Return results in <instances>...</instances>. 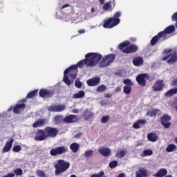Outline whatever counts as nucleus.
<instances>
[{
    "label": "nucleus",
    "mask_w": 177,
    "mask_h": 177,
    "mask_svg": "<svg viewBox=\"0 0 177 177\" xmlns=\"http://www.w3.org/2000/svg\"><path fill=\"white\" fill-rule=\"evenodd\" d=\"M84 64H85V59L84 61H80L77 65H72L64 71V82H65L68 86H70V85L74 82V80L77 78V68H78V67H84Z\"/></svg>",
    "instance_id": "1"
},
{
    "label": "nucleus",
    "mask_w": 177,
    "mask_h": 177,
    "mask_svg": "<svg viewBox=\"0 0 177 177\" xmlns=\"http://www.w3.org/2000/svg\"><path fill=\"white\" fill-rule=\"evenodd\" d=\"M175 32V26H168L158 34V35L154 36L151 40V45L154 46L156 44L158 41L159 39H162V41H165V39H168V37H167V34H172V32Z\"/></svg>",
    "instance_id": "2"
},
{
    "label": "nucleus",
    "mask_w": 177,
    "mask_h": 177,
    "mask_svg": "<svg viewBox=\"0 0 177 177\" xmlns=\"http://www.w3.org/2000/svg\"><path fill=\"white\" fill-rule=\"evenodd\" d=\"M102 57L103 56L97 53H90L86 55L84 62L87 67H95Z\"/></svg>",
    "instance_id": "3"
},
{
    "label": "nucleus",
    "mask_w": 177,
    "mask_h": 177,
    "mask_svg": "<svg viewBox=\"0 0 177 177\" xmlns=\"http://www.w3.org/2000/svg\"><path fill=\"white\" fill-rule=\"evenodd\" d=\"M118 17H121V12H116L113 18H109L104 21L103 24L104 28H113L115 26H118L121 21Z\"/></svg>",
    "instance_id": "4"
},
{
    "label": "nucleus",
    "mask_w": 177,
    "mask_h": 177,
    "mask_svg": "<svg viewBox=\"0 0 177 177\" xmlns=\"http://www.w3.org/2000/svg\"><path fill=\"white\" fill-rule=\"evenodd\" d=\"M129 41H125L123 43L119 44L118 47L120 50H122L123 53H133L138 50V46L136 45H130ZM128 46V47H127Z\"/></svg>",
    "instance_id": "5"
},
{
    "label": "nucleus",
    "mask_w": 177,
    "mask_h": 177,
    "mask_svg": "<svg viewBox=\"0 0 177 177\" xmlns=\"http://www.w3.org/2000/svg\"><path fill=\"white\" fill-rule=\"evenodd\" d=\"M55 175H60V174L67 171L70 168V162H66L64 160H59L55 166Z\"/></svg>",
    "instance_id": "6"
},
{
    "label": "nucleus",
    "mask_w": 177,
    "mask_h": 177,
    "mask_svg": "<svg viewBox=\"0 0 177 177\" xmlns=\"http://www.w3.org/2000/svg\"><path fill=\"white\" fill-rule=\"evenodd\" d=\"M165 56L163 57L162 60H167L169 64H174L177 61L176 53L172 52L171 49H165L164 50Z\"/></svg>",
    "instance_id": "7"
},
{
    "label": "nucleus",
    "mask_w": 177,
    "mask_h": 177,
    "mask_svg": "<svg viewBox=\"0 0 177 177\" xmlns=\"http://www.w3.org/2000/svg\"><path fill=\"white\" fill-rule=\"evenodd\" d=\"M114 60H115V54H109L105 55L100 62V67H109V66H110V64H111Z\"/></svg>",
    "instance_id": "8"
},
{
    "label": "nucleus",
    "mask_w": 177,
    "mask_h": 177,
    "mask_svg": "<svg viewBox=\"0 0 177 177\" xmlns=\"http://www.w3.org/2000/svg\"><path fill=\"white\" fill-rule=\"evenodd\" d=\"M48 138L46 134V130L40 129L38 130L36 133V136H35V140H37V142H42V140H45Z\"/></svg>",
    "instance_id": "9"
},
{
    "label": "nucleus",
    "mask_w": 177,
    "mask_h": 177,
    "mask_svg": "<svg viewBox=\"0 0 177 177\" xmlns=\"http://www.w3.org/2000/svg\"><path fill=\"white\" fill-rule=\"evenodd\" d=\"M48 110L52 113H60L66 110V105H51L48 107Z\"/></svg>",
    "instance_id": "10"
},
{
    "label": "nucleus",
    "mask_w": 177,
    "mask_h": 177,
    "mask_svg": "<svg viewBox=\"0 0 177 177\" xmlns=\"http://www.w3.org/2000/svg\"><path fill=\"white\" fill-rule=\"evenodd\" d=\"M67 151V147H59L57 148L52 149L50 151V156H57L59 154H63Z\"/></svg>",
    "instance_id": "11"
},
{
    "label": "nucleus",
    "mask_w": 177,
    "mask_h": 177,
    "mask_svg": "<svg viewBox=\"0 0 177 177\" xmlns=\"http://www.w3.org/2000/svg\"><path fill=\"white\" fill-rule=\"evenodd\" d=\"M146 80H149V75L147 74H140L136 77V81L141 86H146Z\"/></svg>",
    "instance_id": "12"
},
{
    "label": "nucleus",
    "mask_w": 177,
    "mask_h": 177,
    "mask_svg": "<svg viewBox=\"0 0 177 177\" xmlns=\"http://www.w3.org/2000/svg\"><path fill=\"white\" fill-rule=\"evenodd\" d=\"M13 142H15V139L10 138L9 140H8L2 149V153L5 154V153H9L10 150H12V146H13Z\"/></svg>",
    "instance_id": "13"
},
{
    "label": "nucleus",
    "mask_w": 177,
    "mask_h": 177,
    "mask_svg": "<svg viewBox=\"0 0 177 177\" xmlns=\"http://www.w3.org/2000/svg\"><path fill=\"white\" fill-rule=\"evenodd\" d=\"M39 96L44 97V99H48V97H52L53 96V91L48 89H41L39 91Z\"/></svg>",
    "instance_id": "14"
},
{
    "label": "nucleus",
    "mask_w": 177,
    "mask_h": 177,
    "mask_svg": "<svg viewBox=\"0 0 177 177\" xmlns=\"http://www.w3.org/2000/svg\"><path fill=\"white\" fill-rule=\"evenodd\" d=\"M169 121H171V116L167 114L163 115L161 118V124L165 128H169V125H171Z\"/></svg>",
    "instance_id": "15"
},
{
    "label": "nucleus",
    "mask_w": 177,
    "mask_h": 177,
    "mask_svg": "<svg viewBox=\"0 0 177 177\" xmlns=\"http://www.w3.org/2000/svg\"><path fill=\"white\" fill-rule=\"evenodd\" d=\"M78 122V118L75 115H69L63 119V122L66 124H73V122Z\"/></svg>",
    "instance_id": "16"
},
{
    "label": "nucleus",
    "mask_w": 177,
    "mask_h": 177,
    "mask_svg": "<svg viewBox=\"0 0 177 177\" xmlns=\"http://www.w3.org/2000/svg\"><path fill=\"white\" fill-rule=\"evenodd\" d=\"M46 133L47 134V138H55L57 135V129L51 127H46Z\"/></svg>",
    "instance_id": "17"
},
{
    "label": "nucleus",
    "mask_w": 177,
    "mask_h": 177,
    "mask_svg": "<svg viewBox=\"0 0 177 177\" xmlns=\"http://www.w3.org/2000/svg\"><path fill=\"white\" fill-rule=\"evenodd\" d=\"M115 6V3L114 1H109L105 3L103 6L102 9L105 12H111L113 9H114V7Z\"/></svg>",
    "instance_id": "18"
},
{
    "label": "nucleus",
    "mask_w": 177,
    "mask_h": 177,
    "mask_svg": "<svg viewBox=\"0 0 177 177\" xmlns=\"http://www.w3.org/2000/svg\"><path fill=\"white\" fill-rule=\"evenodd\" d=\"M86 84L88 86H97V85L100 84V77H93L91 79H88L86 81Z\"/></svg>",
    "instance_id": "19"
},
{
    "label": "nucleus",
    "mask_w": 177,
    "mask_h": 177,
    "mask_svg": "<svg viewBox=\"0 0 177 177\" xmlns=\"http://www.w3.org/2000/svg\"><path fill=\"white\" fill-rule=\"evenodd\" d=\"M164 87V82L162 80H158L153 86V89L155 92L162 91Z\"/></svg>",
    "instance_id": "20"
},
{
    "label": "nucleus",
    "mask_w": 177,
    "mask_h": 177,
    "mask_svg": "<svg viewBox=\"0 0 177 177\" xmlns=\"http://www.w3.org/2000/svg\"><path fill=\"white\" fill-rule=\"evenodd\" d=\"M99 153L104 156V157H109L110 156V153H111V150L106 147H101L98 149Z\"/></svg>",
    "instance_id": "21"
},
{
    "label": "nucleus",
    "mask_w": 177,
    "mask_h": 177,
    "mask_svg": "<svg viewBox=\"0 0 177 177\" xmlns=\"http://www.w3.org/2000/svg\"><path fill=\"white\" fill-rule=\"evenodd\" d=\"M136 177H147V170L143 167H140L138 170L136 171Z\"/></svg>",
    "instance_id": "22"
},
{
    "label": "nucleus",
    "mask_w": 177,
    "mask_h": 177,
    "mask_svg": "<svg viewBox=\"0 0 177 177\" xmlns=\"http://www.w3.org/2000/svg\"><path fill=\"white\" fill-rule=\"evenodd\" d=\"M93 115V112H92L91 110L86 109L83 112V117L84 118V121H88L89 118H92V116Z\"/></svg>",
    "instance_id": "23"
},
{
    "label": "nucleus",
    "mask_w": 177,
    "mask_h": 177,
    "mask_svg": "<svg viewBox=\"0 0 177 177\" xmlns=\"http://www.w3.org/2000/svg\"><path fill=\"white\" fill-rule=\"evenodd\" d=\"M143 58L140 57H137L133 59V64L136 66V67H139V66H142L143 64Z\"/></svg>",
    "instance_id": "24"
},
{
    "label": "nucleus",
    "mask_w": 177,
    "mask_h": 177,
    "mask_svg": "<svg viewBox=\"0 0 177 177\" xmlns=\"http://www.w3.org/2000/svg\"><path fill=\"white\" fill-rule=\"evenodd\" d=\"M26 107V104L21 103V104H17V105L14 107L13 111L15 113V114L20 113V111H21V109H24Z\"/></svg>",
    "instance_id": "25"
},
{
    "label": "nucleus",
    "mask_w": 177,
    "mask_h": 177,
    "mask_svg": "<svg viewBox=\"0 0 177 177\" xmlns=\"http://www.w3.org/2000/svg\"><path fill=\"white\" fill-rule=\"evenodd\" d=\"M168 174V171L166 169H160L156 174H153L154 177H164Z\"/></svg>",
    "instance_id": "26"
},
{
    "label": "nucleus",
    "mask_w": 177,
    "mask_h": 177,
    "mask_svg": "<svg viewBox=\"0 0 177 177\" xmlns=\"http://www.w3.org/2000/svg\"><path fill=\"white\" fill-rule=\"evenodd\" d=\"M82 97H85V91L82 90L79 91L73 95V99H82Z\"/></svg>",
    "instance_id": "27"
},
{
    "label": "nucleus",
    "mask_w": 177,
    "mask_h": 177,
    "mask_svg": "<svg viewBox=\"0 0 177 177\" xmlns=\"http://www.w3.org/2000/svg\"><path fill=\"white\" fill-rule=\"evenodd\" d=\"M147 139L149 142H157L158 139V136L156 133H150L147 136Z\"/></svg>",
    "instance_id": "28"
},
{
    "label": "nucleus",
    "mask_w": 177,
    "mask_h": 177,
    "mask_svg": "<svg viewBox=\"0 0 177 177\" xmlns=\"http://www.w3.org/2000/svg\"><path fill=\"white\" fill-rule=\"evenodd\" d=\"M143 124H146V120H139L133 124V128H134V129H138Z\"/></svg>",
    "instance_id": "29"
},
{
    "label": "nucleus",
    "mask_w": 177,
    "mask_h": 177,
    "mask_svg": "<svg viewBox=\"0 0 177 177\" xmlns=\"http://www.w3.org/2000/svg\"><path fill=\"white\" fill-rule=\"evenodd\" d=\"M44 125H45V119H41V120L35 122L32 124V127H33V128H39L41 127H44Z\"/></svg>",
    "instance_id": "30"
},
{
    "label": "nucleus",
    "mask_w": 177,
    "mask_h": 177,
    "mask_svg": "<svg viewBox=\"0 0 177 177\" xmlns=\"http://www.w3.org/2000/svg\"><path fill=\"white\" fill-rule=\"evenodd\" d=\"M116 157L118 158H122L127 156V151L124 149H119L116 153Z\"/></svg>",
    "instance_id": "31"
},
{
    "label": "nucleus",
    "mask_w": 177,
    "mask_h": 177,
    "mask_svg": "<svg viewBox=\"0 0 177 177\" xmlns=\"http://www.w3.org/2000/svg\"><path fill=\"white\" fill-rule=\"evenodd\" d=\"M177 93V88H174L168 91L167 93H165V96L167 97H170V96H174V95H176Z\"/></svg>",
    "instance_id": "32"
},
{
    "label": "nucleus",
    "mask_w": 177,
    "mask_h": 177,
    "mask_svg": "<svg viewBox=\"0 0 177 177\" xmlns=\"http://www.w3.org/2000/svg\"><path fill=\"white\" fill-rule=\"evenodd\" d=\"M70 149L73 153H77L80 149V145L77 142L72 143L70 146Z\"/></svg>",
    "instance_id": "33"
},
{
    "label": "nucleus",
    "mask_w": 177,
    "mask_h": 177,
    "mask_svg": "<svg viewBox=\"0 0 177 177\" xmlns=\"http://www.w3.org/2000/svg\"><path fill=\"white\" fill-rule=\"evenodd\" d=\"M175 150H176V145L174 144L169 145L166 148V151H167V153L175 151Z\"/></svg>",
    "instance_id": "34"
},
{
    "label": "nucleus",
    "mask_w": 177,
    "mask_h": 177,
    "mask_svg": "<svg viewBox=\"0 0 177 177\" xmlns=\"http://www.w3.org/2000/svg\"><path fill=\"white\" fill-rule=\"evenodd\" d=\"M158 111H160L158 109H151L147 113V115H149V117H154V115H157Z\"/></svg>",
    "instance_id": "35"
},
{
    "label": "nucleus",
    "mask_w": 177,
    "mask_h": 177,
    "mask_svg": "<svg viewBox=\"0 0 177 177\" xmlns=\"http://www.w3.org/2000/svg\"><path fill=\"white\" fill-rule=\"evenodd\" d=\"M106 87L104 86V84H101L97 87V92H100V93H103L104 91H106Z\"/></svg>",
    "instance_id": "36"
},
{
    "label": "nucleus",
    "mask_w": 177,
    "mask_h": 177,
    "mask_svg": "<svg viewBox=\"0 0 177 177\" xmlns=\"http://www.w3.org/2000/svg\"><path fill=\"white\" fill-rule=\"evenodd\" d=\"M131 91H132V88L129 86H124L123 88V92L126 93V95H129L131 93Z\"/></svg>",
    "instance_id": "37"
},
{
    "label": "nucleus",
    "mask_w": 177,
    "mask_h": 177,
    "mask_svg": "<svg viewBox=\"0 0 177 177\" xmlns=\"http://www.w3.org/2000/svg\"><path fill=\"white\" fill-rule=\"evenodd\" d=\"M63 115H57L55 117V121L56 122V124H59V122H62V121H63Z\"/></svg>",
    "instance_id": "38"
},
{
    "label": "nucleus",
    "mask_w": 177,
    "mask_h": 177,
    "mask_svg": "<svg viewBox=\"0 0 177 177\" xmlns=\"http://www.w3.org/2000/svg\"><path fill=\"white\" fill-rule=\"evenodd\" d=\"M153 155V151L150 149H146L143 151L142 157H146L147 156Z\"/></svg>",
    "instance_id": "39"
},
{
    "label": "nucleus",
    "mask_w": 177,
    "mask_h": 177,
    "mask_svg": "<svg viewBox=\"0 0 177 177\" xmlns=\"http://www.w3.org/2000/svg\"><path fill=\"white\" fill-rule=\"evenodd\" d=\"M93 156V150H88L86 151L84 153V157L86 158H89V157H92Z\"/></svg>",
    "instance_id": "40"
},
{
    "label": "nucleus",
    "mask_w": 177,
    "mask_h": 177,
    "mask_svg": "<svg viewBox=\"0 0 177 177\" xmlns=\"http://www.w3.org/2000/svg\"><path fill=\"white\" fill-rule=\"evenodd\" d=\"M123 84H124V85H128L129 86H133V83L132 82V80L129 79H125L123 81Z\"/></svg>",
    "instance_id": "41"
},
{
    "label": "nucleus",
    "mask_w": 177,
    "mask_h": 177,
    "mask_svg": "<svg viewBox=\"0 0 177 177\" xmlns=\"http://www.w3.org/2000/svg\"><path fill=\"white\" fill-rule=\"evenodd\" d=\"M38 93V90H35L33 91H30L27 97L28 99H31V97H34L35 95H37Z\"/></svg>",
    "instance_id": "42"
},
{
    "label": "nucleus",
    "mask_w": 177,
    "mask_h": 177,
    "mask_svg": "<svg viewBox=\"0 0 177 177\" xmlns=\"http://www.w3.org/2000/svg\"><path fill=\"white\" fill-rule=\"evenodd\" d=\"M14 174H15L17 176H20V175H23V169L21 168L16 169L14 170Z\"/></svg>",
    "instance_id": "43"
},
{
    "label": "nucleus",
    "mask_w": 177,
    "mask_h": 177,
    "mask_svg": "<svg viewBox=\"0 0 177 177\" xmlns=\"http://www.w3.org/2000/svg\"><path fill=\"white\" fill-rule=\"evenodd\" d=\"M21 151V147L20 145H15L12 148V151L15 153H19V151Z\"/></svg>",
    "instance_id": "44"
},
{
    "label": "nucleus",
    "mask_w": 177,
    "mask_h": 177,
    "mask_svg": "<svg viewBox=\"0 0 177 177\" xmlns=\"http://www.w3.org/2000/svg\"><path fill=\"white\" fill-rule=\"evenodd\" d=\"M91 177H105L104 171H100L99 174H94L91 176Z\"/></svg>",
    "instance_id": "45"
},
{
    "label": "nucleus",
    "mask_w": 177,
    "mask_h": 177,
    "mask_svg": "<svg viewBox=\"0 0 177 177\" xmlns=\"http://www.w3.org/2000/svg\"><path fill=\"white\" fill-rule=\"evenodd\" d=\"M109 120H110V116H109V115L104 116L101 119V122H102V124H106V122H109Z\"/></svg>",
    "instance_id": "46"
},
{
    "label": "nucleus",
    "mask_w": 177,
    "mask_h": 177,
    "mask_svg": "<svg viewBox=\"0 0 177 177\" xmlns=\"http://www.w3.org/2000/svg\"><path fill=\"white\" fill-rule=\"evenodd\" d=\"M118 165V162L117 160H113L109 163V167L111 168H115Z\"/></svg>",
    "instance_id": "47"
},
{
    "label": "nucleus",
    "mask_w": 177,
    "mask_h": 177,
    "mask_svg": "<svg viewBox=\"0 0 177 177\" xmlns=\"http://www.w3.org/2000/svg\"><path fill=\"white\" fill-rule=\"evenodd\" d=\"M36 175L38 176V177H46L45 176V173L41 171V170H37L36 171Z\"/></svg>",
    "instance_id": "48"
},
{
    "label": "nucleus",
    "mask_w": 177,
    "mask_h": 177,
    "mask_svg": "<svg viewBox=\"0 0 177 177\" xmlns=\"http://www.w3.org/2000/svg\"><path fill=\"white\" fill-rule=\"evenodd\" d=\"M75 86H76V88H81L82 86V82H81L79 79L76 80L75 82Z\"/></svg>",
    "instance_id": "49"
},
{
    "label": "nucleus",
    "mask_w": 177,
    "mask_h": 177,
    "mask_svg": "<svg viewBox=\"0 0 177 177\" xmlns=\"http://www.w3.org/2000/svg\"><path fill=\"white\" fill-rule=\"evenodd\" d=\"M64 19L66 21H71V14L67 15Z\"/></svg>",
    "instance_id": "50"
},
{
    "label": "nucleus",
    "mask_w": 177,
    "mask_h": 177,
    "mask_svg": "<svg viewBox=\"0 0 177 177\" xmlns=\"http://www.w3.org/2000/svg\"><path fill=\"white\" fill-rule=\"evenodd\" d=\"M172 86H177V78L171 82Z\"/></svg>",
    "instance_id": "51"
},
{
    "label": "nucleus",
    "mask_w": 177,
    "mask_h": 177,
    "mask_svg": "<svg viewBox=\"0 0 177 177\" xmlns=\"http://www.w3.org/2000/svg\"><path fill=\"white\" fill-rule=\"evenodd\" d=\"M104 97H105L106 99H110V97H111V95L109 94V93H106V94H104Z\"/></svg>",
    "instance_id": "52"
},
{
    "label": "nucleus",
    "mask_w": 177,
    "mask_h": 177,
    "mask_svg": "<svg viewBox=\"0 0 177 177\" xmlns=\"http://www.w3.org/2000/svg\"><path fill=\"white\" fill-rule=\"evenodd\" d=\"M79 111H80L77 109L72 110V113H73L74 114H77V113H79Z\"/></svg>",
    "instance_id": "53"
},
{
    "label": "nucleus",
    "mask_w": 177,
    "mask_h": 177,
    "mask_svg": "<svg viewBox=\"0 0 177 177\" xmlns=\"http://www.w3.org/2000/svg\"><path fill=\"white\" fill-rule=\"evenodd\" d=\"M68 6H70L69 4H64V6H62V9H65V8H68Z\"/></svg>",
    "instance_id": "54"
},
{
    "label": "nucleus",
    "mask_w": 177,
    "mask_h": 177,
    "mask_svg": "<svg viewBox=\"0 0 177 177\" xmlns=\"http://www.w3.org/2000/svg\"><path fill=\"white\" fill-rule=\"evenodd\" d=\"M115 91V92H120V91H121V87L120 86L116 87Z\"/></svg>",
    "instance_id": "55"
},
{
    "label": "nucleus",
    "mask_w": 177,
    "mask_h": 177,
    "mask_svg": "<svg viewBox=\"0 0 177 177\" xmlns=\"http://www.w3.org/2000/svg\"><path fill=\"white\" fill-rule=\"evenodd\" d=\"M79 34H84L85 32V30L84 29H82L78 31Z\"/></svg>",
    "instance_id": "56"
},
{
    "label": "nucleus",
    "mask_w": 177,
    "mask_h": 177,
    "mask_svg": "<svg viewBox=\"0 0 177 177\" xmlns=\"http://www.w3.org/2000/svg\"><path fill=\"white\" fill-rule=\"evenodd\" d=\"M118 177H125V174H124L121 173V174H120L118 175Z\"/></svg>",
    "instance_id": "57"
},
{
    "label": "nucleus",
    "mask_w": 177,
    "mask_h": 177,
    "mask_svg": "<svg viewBox=\"0 0 177 177\" xmlns=\"http://www.w3.org/2000/svg\"><path fill=\"white\" fill-rule=\"evenodd\" d=\"M100 3L101 5H103L104 3V0H100Z\"/></svg>",
    "instance_id": "58"
},
{
    "label": "nucleus",
    "mask_w": 177,
    "mask_h": 177,
    "mask_svg": "<svg viewBox=\"0 0 177 177\" xmlns=\"http://www.w3.org/2000/svg\"><path fill=\"white\" fill-rule=\"evenodd\" d=\"M130 39L132 42H135V41H136V38H131Z\"/></svg>",
    "instance_id": "59"
},
{
    "label": "nucleus",
    "mask_w": 177,
    "mask_h": 177,
    "mask_svg": "<svg viewBox=\"0 0 177 177\" xmlns=\"http://www.w3.org/2000/svg\"><path fill=\"white\" fill-rule=\"evenodd\" d=\"M95 8H91V12L93 13L95 12Z\"/></svg>",
    "instance_id": "60"
},
{
    "label": "nucleus",
    "mask_w": 177,
    "mask_h": 177,
    "mask_svg": "<svg viewBox=\"0 0 177 177\" xmlns=\"http://www.w3.org/2000/svg\"><path fill=\"white\" fill-rule=\"evenodd\" d=\"M71 177H77V176H75V175H74V174H72V175L71 176Z\"/></svg>",
    "instance_id": "61"
},
{
    "label": "nucleus",
    "mask_w": 177,
    "mask_h": 177,
    "mask_svg": "<svg viewBox=\"0 0 177 177\" xmlns=\"http://www.w3.org/2000/svg\"><path fill=\"white\" fill-rule=\"evenodd\" d=\"M22 102H26V99H24V100H22Z\"/></svg>",
    "instance_id": "62"
},
{
    "label": "nucleus",
    "mask_w": 177,
    "mask_h": 177,
    "mask_svg": "<svg viewBox=\"0 0 177 177\" xmlns=\"http://www.w3.org/2000/svg\"><path fill=\"white\" fill-rule=\"evenodd\" d=\"M30 177H35V176H30Z\"/></svg>",
    "instance_id": "63"
},
{
    "label": "nucleus",
    "mask_w": 177,
    "mask_h": 177,
    "mask_svg": "<svg viewBox=\"0 0 177 177\" xmlns=\"http://www.w3.org/2000/svg\"><path fill=\"white\" fill-rule=\"evenodd\" d=\"M176 28H177V27H176Z\"/></svg>",
    "instance_id": "64"
}]
</instances>
